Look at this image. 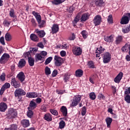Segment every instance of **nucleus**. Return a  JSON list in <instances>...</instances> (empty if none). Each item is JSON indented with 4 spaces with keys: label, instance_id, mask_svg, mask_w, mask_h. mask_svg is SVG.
Listing matches in <instances>:
<instances>
[{
    "label": "nucleus",
    "instance_id": "f257e3e1",
    "mask_svg": "<svg viewBox=\"0 0 130 130\" xmlns=\"http://www.w3.org/2000/svg\"><path fill=\"white\" fill-rule=\"evenodd\" d=\"M130 20V13H127L125 15H123L121 19L120 24L121 25H125L128 24Z\"/></svg>",
    "mask_w": 130,
    "mask_h": 130
},
{
    "label": "nucleus",
    "instance_id": "f03ea898",
    "mask_svg": "<svg viewBox=\"0 0 130 130\" xmlns=\"http://www.w3.org/2000/svg\"><path fill=\"white\" fill-rule=\"evenodd\" d=\"M102 55L104 63H108L111 60V54L109 52H106Z\"/></svg>",
    "mask_w": 130,
    "mask_h": 130
},
{
    "label": "nucleus",
    "instance_id": "7ed1b4c3",
    "mask_svg": "<svg viewBox=\"0 0 130 130\" xmlns=\"http://www.w3.org/2000/svg\"><path fill=\"white\" fill-rule=\"evenodd\" d=\"M54 60H55V65L56 67H60V66L62 64V61H63L62 58L57 55H55L54 56Z\"/></svg>",
    "mask_w": 130,
    "mask_h": 130
},
{
    "label": "nucleus",
    "instance_id": "20e7f679",
    "mask_svg": "<svg viewBox=\"0 0 130 130\" xmlns=\"http://www.w3.org/2000/svg\"><path fill=\"white\" fill-rule=\"evenodd\" d=\"M10 59V55L8 53H4L0 58V63H5Z\"/></svg>",
    "mask_w": 130,
    "mask_h": 130
},
{
    "label": "nucleus",
    "instance_id": "39448f33",
    "mask_svg": "<svg viewBox=\"0 0 130 130\" xmlns=\"http://www.w3.org/2000/svg\"><path fill=\"white\" fill-rule=\"evenodd\" d=\"M81 99H82V96L80 95H75L73 101L72 102L71 104L72 106H77L78 104H79V102L81 101Z\"/></svg>",
    "mask_w": 130,
    "mask_h": 130
},
{
    "label": "nucleus",
    "instance_id": "423d86ee",
    "mask_svg": "<svg viewBox=\"0 0 130 130\" xmlns=\"http://www.w3.org/2000/svg\"><path fill=\"white\" fill-rule=\"evenodd\" d=\"M24 95H26V92L21 88L16 89L15 91V97H19V96H23Z\"/></svg>",
    "mask_w": 130,
    "mask_h": 130
},
{
    "label": "nucleus",
    "instance_id": "0eeeda50",
    "mask_svg": "<svg viewBox=\"0 0 130 130\" xmlns=\"http://www.w3.org/2000/svg\"><path fill=\"white\" fill-rule=\"evenodd\" d=\"M72 51L75 55H80L82 53V49L79 47L74 46L73 48Z\"/></svg>",
    "mask_w": 130,
    "mask_h": 130
},
{
    "label": "nucleus",
    "instance_id": "6e6552de",
    "mask_svg": "<svg viewBox=\"0 0 130 130\" xmlns=\"http://www.w3.org/2000/svg\"><path fill=\"white\" fill-rule=\"evenodd\" d=\"M101 21H102L101 16L98 15L94 17L93 19V23L94 24L95 26H98V25H100Z\"/></svg>",
    "mask_w": 130,
    "mask_h": 130
},
{
    "label": "nucleus",
    "instance_id": "1a4fd4ad",
    "mask_svg": "<svg viewBox=\"0 0 130 130\" xmlns=\"http://www.w3.org/2000/svg\"><path fill=\"white\" fill-rule=\"evenodd\" d=\"M8 116L10 118H15V116H17V111L14 109H9Z\"/></svg>",
    "mask_w": 130,
    "mask_h": 130
},
{
    "label": "nucleus",
    "instance_id": "9d476101",
    "mask_svg": "<svg viewBox=\"0 0 130 130\" xmlns=\"http://www.w3.org/2000/svg\"><path fill=\"white\" fill-rule=\"evenodd\" d=\"M10 87H11V84H10V83H6L4 85H3V86L1 89L0 94L3 95L5 91H6L7 89H9Z\"/></svg>",
    "mask_w": 130,
    "mask_h": 130
},
{
    "label": "nucleus",
    "instance_id": "9b49d317",
    "mask_svg": "<svg viewBox=\"0 0 130 130\" xmlns=\"http://www.w3.org/2000/svg\"><path fill=\"white\" fill-rule=\"evenodd\" d=\"M11 85L12 86H14V88H20V82L16 81V79L15 78H12L11 79Z\"/></svg>",
    "mask_w": 130,
    "mask_h": 130
},
{
    "label": "nucleus",
    "instance_id": "f8f14e48",
    "mask_svg": "<svg viewBox=\"0 0 130 130\" xmlns=\"http://www.w3.org/2000/svg\"><path fill=\"white\" fill-rule=\"evenodd\" d=\"M122 76H123V74L122 72L119 73L114 79L115 83H120L121 79H122Z\"/></svg>",
    "mask_w": 130,
    "mask_h": 130
},
{
    "label": "nucleus",
    "instance_id": "ddd939ff",
    "mask_svg": "<svg viewBox=\"0 0 130 130\" xmlns=\"http://www.w3.org/2000/svg\"><path fill=\"white\" fill-rule=\"evenodd\" d=\"M58 30H59L58 25L54 24L52 27V34H55V33H57V32H58Z\"/></svg>",
    "mask_w": 130,
    "mask_h": 130
},
{
    "label": "nucleus",
    "instance_id": "4468645a",
    "mask_svg": "<svg viewBox=\"0 0 130 130\" xmlns=\"http://www.w3.org/2000/svg\"><path fill=\"white\" fill-rule=\"evenodd\" d=\"M7 108H8V106L6 103H1L0 104V111L2 112H5L6 110H7Z\"/></svg>",
    "mask_w": 130,
    "mask_h": 130
},
{
    "label": "nucleus",
    "instance_id": "2eb2a0df",
    "mask_svg": "<svg viewBox=\"0 0 130 130\" xmlns=\"http://www.w3.org/2000/svg\"><path fill=\"white\" fill-rule=\"evenodd\" d=\"M32 14L35 17L38 22H39L40 21H41V15H40L39 13L35 11H32Z\"/></svg>",
    "mask_w": 130,
    "mask_h": 130
},
{
    "label": "nucleus",
    "instance_id": "dca6fc26",
    "mask_svg": "<svg viewBox=\"0 0 130 130\" xmlns=\"http://www.w3.org/2000/svg\"><path fill=\"white\" fill-rule=\"evenodd\" d=\"M35 32L41 38H42V37H44V36H45V32L44 30H39L38 29H36Z\"/></svg>",
    "mask_w": 130,
    "mask_h": 130
},
{
    "label": "nucleus",
    "instance_id": "f3484780",
    "mask_svg": "<svg viewBox=\"0 0 130 130\" xmlns=\"http://www.w3.org/2000/svg\"><path fill=\"white\" fill-rule=\"evenodd\" d=\"M38 94L36 92H28L26 93V97L28 98H36Z\"/></svg>",
    "mask_w": 130,
    "mask_h": 130
},
{
    "label": "nucleus",
    "instance_id": "a211bd4d",
    "mask_svg": "<svg viewBox=\"0 0 130 130\" xmlns=\"http://www.w3.org/2000/svg\"><path fill=\"white\" fill-rule=\"evenodd\" d=\"M17 78L21 82H24V81H25V75L24 74V73H19L17 75Z\"/></svg>",
    "mask_w": 130,
    "mask_h": 130
},
{
    "label": "nucleus",
    "instance_id": "6ab92c4d",
    "mask_svg": "<svg viewBox=\"0 0 130 130\" xmlns=\"http://www.w3.org/2000/svg\"><path fill=\"white\" fill-rule=\"evenodd\" d=\"M30 38L31 40L32 41H35V42H38L39 41V39L38 38V37L36 36V35L34 34H32L30 36Z\"/></svg>",
    "mask_w": 130,
    "mask_h": 130
},
{
    "label": "nucleus",
    "instance_id": "aec40b11",
    "mask_svg": "<svg viewBox=\"0 0 130 130\" xmlns=\"http://www.w3.org/2000/svg\"><path fill=\"white\" fill-rule=\"evenodd\" d=\"M21 124H22L23 127H28L30 125V123L29 120H22L21 121Z\"/></svg>",
    "mask_w": 130,
    "mask_h": 130
},
{
    "label": "nucleus",
    "instance_id": "412c9836",
    "mask_svg": "<svg viewBox=\"0 0 130 130\" xmlns=\"http://www.w3.org/2000/svg\"><path fill=\"white\" fill-rule=\"evenodd\" d=\"M60 111L62 112L63 116H67L68 115V109H67V107L62 106L60 108Z\"/></svg>",
    "mask_w": 130,
    "mask_h": 130
},
{
    "label": "nucleus",
    "instance_id": "4be33fe9",
    "mask_svg": "<svg viewBox=\"0 0 130 130\" xmlns=\"http://www.w3.org/2000/svg\"><path fill=\"white\" fill-rule=\"evenodd\" d=\"M105 49L102 48V46H100V48H97L96 50V57H99L100 56L99 55V54H100L101 53H102V52H103L104 51Z\"/></svg>",
    "mask_w": 130,
    "mask_h": 130
},
{
    "label": "nucleus",
    "instance_id": "5701e85b",
    "mask_svg": "<svg viewBox=\"0 0 130 130\" xmlns=\"http://www.w3.org/2000/svg\"><path fill=\"white\" fill-rule=\"evenodd\" d=\"M37 106V105H36V103L34 102L33 101H31L29 104V106L28 107V108H29V109H35L36 108V107Z\"/></svg>",
    "mask_w": 130,
    "mask_h": 130
},
{
    "label": "nucleus",
    "instance_id": "b1692460",
    "mask_svg": "<svg viewBox=\"0 0 130 130\" xmlns=\"http://www.w3.org/2000/svg\"><path fill=\"white\" fill-rule=\"evenodd\" d=\"M44 118L45 120H47V121H51V120H52V117H51V114L49 113L46 114L44 115Z\"/></svg>",
    "mask_w": 130,
    "mask_h": 130
},
{
    "label": "nucleus",
    "instance_id": "393cba45",
    "mask_svg": "<svg viewBox=\"0 0 130 130\" xmlns=\"http://www.w3.org/2000/svg\"><path fill=\"white\" fill-rule=\"evenodd\" d=\"M89 14L87 13H84V14L82 15V17H81V21L83 22V21H87L88 19H89Z\"/></svg>",
    "mask_w": 130,
    "mask_h": 130
},
{
    "label": "nucleus",
    "instance_id": "a878e982",
    "mask_svg": "<svg viewBox=\"0 0 130 130\" xmlns=\"http://www.w3.org/2000/svg\"><path fill=\"white\" fill-rule=\"evenodd\" d=\"M105 41L106 42H112L113 41V36H108L104 38Z\"/></svg>",
    "mask_w": 130,
    "mask_h": 130
},
{
    "label": "nucleus",
    "instance_id": "bb28decb",
    "mask_svg": "<svg viewBox=\"0 0 130 130\" xmlns=\"http://www.w3.org/2000/svg\"><path fill=\"white\" fill-rule=\"evenodd\" d=\"M122 42V37L118 36L116 38L115 43L116 44H120Z\"/></svg>",
    "mask_w": 130,
    "mask_h": 130
},
{
    "label": "nucleus",
    "instance_id": "cd10ccee",
    "mask_svg": "<svg viewBox=\"0 0 130 130\" xmlns=\"http://www.w3.org/2000/svg\"><path fill=\"white\" fill-rule=\"evenodd\" d=\"M129 49V45L126 44L123 47L121 48L122 51L123 52H127Z\"/></svg>",
    "mask_w": 130,
    "mask_h": 130
},
{
    "label": "nucleus",
    "instance_id": "c85d7f7f",
    "mask_svg": "<svg viewBox=\"0 0 130 130\" xmlns=\"http://www.w3.org/2000/svg\"><path fill=\"white\" fill-rule=\"evenodd\" d=\"M25 64H26V61L24 59H21L19 62L18 67L23 68V67H25Z\"/></svg>",
    "mask_w": 130,
    "mask_h": 130
},
{
    "label": "nucleus",
    "instance_id": "c756f323",
    "mask_svg": "<svg viewBox=\"0 0 130 130\" xmlns=\"http://www.w3.org/2000/svg\"><path fill=\"white\" fill-rule=\"evenodd\" d=\"M83 73L84 72H83V70L79 69L76 71V77H82L83 76Z\"/></svg>",
    "mask_w": 130,
    "mask_h": 130
},
{
    "label": "nucleus",
    "instance_id": "7c9ffc66",
    "mask_svg": "<svg viewBox=\"0 0 130 130\" xmlns=\"http://www.w3.org/2000/svg\"><path fill=\"white\" fill-rule=\"evenodd\" d=\"M106 122L107 124V127H110V124H111V123L112 122V119L110 117H107L106 119Z\"/></svg>",
    "mask_w": 130,
    "mask_h": 130
},
{
    "label": "nucleus",
    "instance_id": "2f4dec72",
    "mask_svg": "<svg viewBox=\"0 0 130 130\" xmlns=\"http://www.w3.org/2000/svg\"><path fill=\"white\" fill-rule=\"evenodd\" d=\"M70 77H71V74L66 73L63 76V80L64 82H67L68 81H70Z\"/></svg>",
    "mask_w": 130,
    "mask_h": 130
},
{
    "label": "nucleus",
    "instance_id": "473e14b6",
    "mask_svg": "<svg viewBox=\"0 0 130 130\" xmlns=\"http://www.w3.org/2000/svg\"><path fill=\"white\" fill-rule=\"evenodd\" d=\"M122 31L124 34L128 33L130 31V25L128 26L123 27Z\"/></svg>",
    "mask_w": 130,
    "mask_h": 130
},
{
    "label": "nucleus",
    "instance_id": "72a5a7b5",
    "mask_svg": "<svg viewBox=\"0 0 130 130\" xmlns=\"http://www.w3.org/2000/svg\"><path fill=\"white\" fill-rule=\"evenodd\" d=\"M57 48H61V49H68L69 46L67 44H63L62 45L57 46Z\"/></svg>",
    "mask_w": 130,
    "mask_h": 130
},
{
    "label": "nucleus",
    "instance_id": "f704fd0d",
    "mask_svg": "<svg viewBox=\"0 0 130 130\" xmlns=\"http://www.w3.org/2000/svg\"><path fill=\"white\" fill-rule=\"evenodd\" d=\"M27 109L28 111H27V116L28 117H29V118H31L33 115V111H32V109H30V108H27Z\"/></svg>",
    "mask_w": 130,
    "mask_h": 130
},
{
    "label": "nucleus",
    "instance_id": "c9c22d12",
    "mask_svg": "<svg viewBox=\"0 0 130 130\" xmlns=\"http://www.w3.org/2000/svg\"><path fill=\"white\" fill-rule=\"evenodd\" d=\"M35 61V60H34V58L32 57L28 58V63L30 67H33V66H34Z\"/></svg>",
    "mask_w": 130,
    "mask_h": 130
},
{
    "label": "nucleus",
    "instance_id": "e433bc0d",
    "mask_svg": "<svg viewBox=\"0 0 130 130\" xmlns=\"http://www.w3.org/2000/svg\"><path fill=\"white\" fill-rule=\"evenodd\" d=\"M38 23L39 24V28H43L44 27H45V21L41 20Z\"/></svg>",
    "mask_w": 130,
    "mask_h": 130
},
{
    "label": "nucleus",
    "instance_id": "4c0bfd02",
    "mask_svg": "<svg viewBox=\"0 0 130 130\" xmlns=\"http://www.w3.org/2000/svg\"><path fill=\"white\" fill-rule=\"evenodd\" d=\"M66 0H54L52 2L53 5H59L61 3H63Z\"/></svg>",
    "mask_w": 130,
    "mask_h": 130
},
{
    "label": "nucleus",
    "instance_id": "58836bf2",
    "mask_svg": "<svg viewBox=\"0 0 130 130\" xmlns=\"http://www.w3.org/2000/svg\"><path fill=\"white\" fill-rule=\"evenodd\" d=\"M5 39L6 41H11L12 40V36L10 33H7L5 35Z\"/></svg>",
    "mask_w": 130,
    "mask_h": 130
},
{
    "label": "nucleus",
    "instance_id": "ea45409f",
    "mask_svg": "<svg viewBox=\"0 0 130 130\" xmlns=\"http://www.w3.org/2000/svg\"><path fill=\"white\" fill-rule=\"evenodd\" d=\"M95 4L96 6L101 7V6L104 4V2L102 0H95Z\"/></svg>",
    "mask_w": 130,
    "mask_h": 130
},
{
    "label": "nucleus",
    "instance_id": "a19ab883",
    "mask_svg": "<svg viewBox=\"0 0 130 130\" xmlns=\"http://www.w3.org/2000/svg\"><path fill=\"white\" fill-rule=\"evenodd\" d=\"M45 74L46 75H50L51 74V71H50V68H49L48 67H46L45 69Z\"/></svg>",
    "mask_w": 130,
    "mask_h": 130
},
{
    "label": "nucleus",
    "instance_id": "79ce46f5",
    "mask_svg": "<svg viewBox=\"0 0 130 130\" xmlns=\"http://www.w3.org/2000/svg\"><path fill=\"white\" fill-rule=\"evenodd\" d=\"M81 34L82 36V37L84 39H86L88 37V32H87V31L86 30H83Z\"/></svg>",
    "mask_w": 130,
    "mask_h": 130
},
{
    "label": "nucleus",
    "instance_id": "37998d69",
    "mask_svg": "<svg viewBox=\"0 0 130 130\" xmlns=\"http://www.w3.org/2000/svg\"><path fill=\"white\" fill-rule=\"evenodd\" d=\"M9 15L11 18H15V17H16V15H15V11L14 9H12L10 10L9 12Z\"/></svg>",
    "mask_w": 130,
    "mask_h": 130
},
{
    "label": "nucleus",
    "instance_id": "c03bdc74",
    "mask_svg": "<svg viewBox=\"0 0 130 130\" xmlns=\"http://www.w3.org/2000/svg\"><path fill=\"white\" fill-rule=\"evenodd\" d=\"M89 98L91 100H95L96 99V94L94 92H91L89 94Z\"/></svg>",
    "mask_w": 130,
    "mask_h": 130
},
{
    "label": "nucleus",
    "instance_id": "a18cd8bd",
    "mask_svg": "<svg viewBox=\"0 0 130 130\" xmlns=\"http://www.w3.org/2000/svg\"><path fill=\"white\" fill-rule=\"evenodd\" d=\"M66 125V122L64 121H61L59 123V127L61 129L63 128Z\"/></svg>",
    "mask_w": 130,
    "mask_h": 130
},
{
    "label": "nucleus",
    "instance_id": "49530a36",
    "mask_svg": "<svg viewBox=\"0 0 130 130\" xmlns=\"http://www.w3.org/2000/svg\"><path fill=\"white\" fill-rule=\"evenodd\" d=\"M128 94H125L126 95L124 98L125 101H126L127 103H130V95H129Z\"/></svg>",
    "mask_w": 130,
    "mask_h": 130
},
{
    "label": "nucleus",
    "instance_id": "de8ad7c7",
    "mask_svg": "<svg viewBox=\"0 0 130 130\" xmlns=\"http://www.w3.org/2000/svg\"><path fill=\"white\" fill-rule=\"evenodd\" d=\"M107 20L109 24H112V23H113V20L112 19V15H109Z\"/></svg>",
    "mask_w": 130,
    "mask_h": 130
},
{
    "label": "nucleus",
    "instance_id": "09e8293b",
    "mask_svg": "<svg viewBox=\"0 0 130 130\" xmlns=\"http://www.w3.org/2000/svg\"><path fill=\"white\" fill-rule=\"evenodd\" d=\"M52 60V57H49L48 58L46 59L45 64L46 66L47 64H48V63H50V62Z\"/></svg>",
    "mask_w": 130,
    "mask_h": 130
},
{
    "label": "nucleus",
    "instance_id": "8fccbe9b",
    "mask_svg": "<svg viewBox=\"0 0 130 130\" xmlns=\"http://www.w3.org/2000/svg\"><path fill=\"white\" fill-rule=\"evenodd\" d=\"M10 24H11V22L8 21V20H4L3 22V25H4L5 27H9Z\"/></svg>",
    "mask_w": 130,
    "mask_h": 130
},
{
    "label": "nucleus",
    "instance_id": "3c124183",
    "mask_svg": "<svg viewBox=\"0 0 130 130\" xmlns=\"http://www.w3.org/2000/svg\"><path fill=\"white\" fill-rule=\"evenodd\" d=\"M89 68H91V69H94L95 68V66H94V63L92 61H90L88 63Z\"/></svg>",
    "mask_w": 130,
    "mask_h": 130
},
{
    "label": "nucleus",
    "instance_id": "603ef678",
    "mask_svg": "<svg viewBox=\"0 0 130 130\" xmlns=\"http://www.w3.org/2000/svg\"><path fill=\"white\" fill-rule=\"evenodd\" d=\"M51 113L53 114V115H57L58 114V113L57 112V111L53 109H51L50 110Z\"/></svg>",
    "mask_w": 130,
    "mask_h": 130
},
{
    "label": "nucleus",
    "instance_id": "864d4df0",
    "mask_svg": "<svg viewBox=\"0 0 130 130\" xmlns=\"http://www.w3.org/2000/svg\"><path fill=\"white\" fill-rule=\"evenodd\" d=\"M31 23L34 27H36L37 26V23H36V20L34 18H32L31 19Z\"/></svg>",
    "mask_w": 130,
    "mask_h": 130
},
{
    "label": "nucleus",
    "instance_id": "5fc2aeb1",
    "mask_svg": "<svg viewBox=\"0 0 130 130\" xmlns=\"http://www.w3.org/2000/svg\"><path fill=\"white\" fill-rule=\"evenodd\" d=\"M75 10V7H74V6L70 7L68 9V12L69 13H73L74 11Z\"/></svg>",
    "mask_w": 130,
    "mask_h": 130
},
{
    "label": "nucleus",
    "instance_id": "6e6d98bb",
    "mask_svg": "<svg viewBox=\"0 0 130 130\" xmlns=\"http://www.w3.org/2000/svg\"><path fill=\"white\" fill-rule=\"evenodd\" d=\"M36 56L37 59H38V60H41L42 59V58H43V57L42 56V55L40 53L37 54Z\"/></svg>",
    "mask_w": 130,
    "mask_h": 130
},
{
    "label": "nucleus",
    "instance_id": "4d7b16f0",
    "mask_svg": "<svg viewBox=\"0 0 130 130\" xmlns=\"http://www.w3.org/2000/svg\"><path fill=\"white\" fill-rule=\"evenodd\" d=\"M75 39H76V35H75V34L73 33L72 36H71L69 38V40H75Z\"/></svg>",
    "mask_w": 130,
    "mask_h": 130
},
{
    "label": "nucleus",
    "instance_id": "13d9d810",
    "mask_svg": "<svg viewBox=\"0 0 130 130\" xmlns=\"http://www.w3.org/2000/svg\"><path fill=\"white\" fill-rule=\"evenodd\" d=\"M29 55H30V52H26L23 54V57H25V58H27L28 59L29 58Z\"/></svg>",
    "mask_w": 130,
    "mask_h": 130
},
{
    "label": "nucleus",
    "instance_id": "bf43d9fd",
    "mask_svg": "<svg viewBox=\"0 0 130 130\" xmlns=\"http://www.w3.org/2000/svg\"><path fill=\"white\" fill-rule=\"evenodd\" d=\"M0 80L2 81H4L5 80H6V74H5V73H3L2 75L0 76Z\"/></svg>",
    "mask_w": 130,
    "mask_h": 130
},
{
    "label": "nucleus",
    "instance_id": "052dcab7",
    "mask_svg": "<svg viewBox=\"0 0 130 130\" xmlns=\"http://www.w3.org/2000/svg\"><path fill=\"white\" fill-rule=\"evenodd\" d=\"M9 128H11V130H17L18 128V127L16 124H12L11 125V127H9Z\"/></svg>",
    "mask_w": 130,
    "mask_h": 130
},
{
    "label": "nucleus",
    "instance_id": "680f3d73",
    "mask_svg": "<svg viewBox=\"0 0 130 130\" xmlns=\"http://www.w3.org/2000/svg\"><path fill=\"white\" fill-rule=\"evenodd\" d=\"M86 107H83L82 108V111H81L82 115H83V116L85 115V114H86Z\"/></svg>",
    "mask_w": 130,
    "mask_h": 130
},
{
    "label": "nucleus",
    "instance_id": "e2e57ef3",
    "mask_svg": "<svg viewBox=\"0 0 130 130\" xmlns=\"http://www.w3.org/2000/svg\"><path fill=\"white\" fill-rule=\"evenodd\" d=\"M0 42L1 44H3V45H6V43H5V38H4V37H2L0 38Z\"/></svg>",
    "mask_w": 130,
    "mask_h": 130
},
{
    "label": "nucleus",
    "instance_id": "0e129e2a",
    "mask_svg": "<svg viewBox=\"0 0 130 130\" xmlns=\"http://www.w3.org/2000/svg\"><path fill=\"white\" fill-rule=\"evenodd\" d=\"M98 99L100 100H104V99H105V96L102 94H100L98 96Z\"/></svg>",
    "mask_w": 130,
    "mask_h": 130
},
{
    "label": "nucleus",
    "instance_id": "69168bd1",
    "mask_svg": "<svg viewBox=\"0 0 130 130\" xmlns=\"http://www.w3.org/2000/svg\"><path fill=\"white\" fill-rule=\"evenodd\" d=\"M56 76H57V70H54L52 74V77H56Z\"/></svg>",
    "mask_w": 130,
    "mask_h": 130
},
{
    "label": "nucleus",
    "instance_id": "338daca9",
    "mask_svg": "<svg viewBox=\"0 0 130 130\" xmlns=\"http://www.w3.org/2000/svg\"><path fill=\"white\" fill-rule=\"evenodd\" d=\"M40 54H41V55H42V57L46 56V55H47V52L45 51H43L41 53H40Z\"/></svg>",
    "mask_w": 130,
    "mask_h": 130
},
{
    "label": "nucleus",
    "instance_id": "774afa93",
    "mask_svg": "<svg viewBox=\"0 0 130 130\" xmlns=\"http://www.w3.org/2000/svg\"><path fill=\"white\" fill-rule=\"evenodd\" d=\"M80 20V16L79 15H77L74 19V21L76 23H78L79 21Z\"/></svg>",
    "mask_w": 130,
    "mask_h": 130
}]
</instances>
